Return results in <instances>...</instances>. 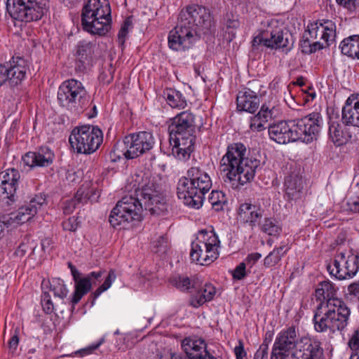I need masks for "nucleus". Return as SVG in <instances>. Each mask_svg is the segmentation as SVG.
I'll return each mask as SVG.
<instances>
[{"label":"nucleus","mask_w":359,"mask_h":359,"mask_svg":"<svg viewBox=\"0 0 359 359\" xmlns=\"http://www.w3.org/2000/svg\"><path fill=\"white\" fill-rule=\"evenodd\" d=\"M133 178L135 196L122 197L111 210L109 222L114 228L133 221H140L143 205L151 215H161L167 211L165 196L154 178L151 179L142 172L136 174Z\"/></svg>","instance_id":"f257e3e1"},{"label":"nucleus","mask_w":359,"mask_h":359,"mask_svg":"<svg viewBox=\"0 0 359 359\" xmlns=\"http://www.w3.org/2000/svg\"><path fill=\"white\" fill-rule=\"evenodd\" d=\"M337 288L330 280L318 283L316 297L320 301L313 318L317 332L341 333L347 327L351 310L341 299L337 297Z\"/></svg>","instance_id":"f03ea898"},{"label":"nucleus","mask_w":359,"mask_h":359,"mask_svg":"<svg viewBox=\"0 0 359 359\" xmlns=\"http://www.w3.org/2000/svg\"><path fill=\"white\" fill-rule=\"evenodd\" d=\"M214 27L215 21L208 8L188 5L181 10L177 26L169 32L168 47L175 51H185L192 47L201 34H210Z\"/></svg>","instance_id":"7ed1b4c3"},{"label":"nucleus","mask_w":359,"mask_h":359,"mask_svg":"<svg viewBox=\"0 0 359 359\" xmlns=\"http://www.w3.org/2000/svg\"><path fill=\"white\" fill-rule=\"evenodd\" d=\"M245 152L243 144L235 143L228 146L226 153L222 158L221 170L226 173L230 182L238 181L244 185L254 179L257 170L260 167V161L256 158L245 157Z\"/></svg>","instance_id":"20e7f679"},{"label":"nucleus","mask_w":359,"mask_h":359,"mask_svg":"<svg viewBox=\"0 0 359 359\" xmlns=\"http://www.w3.org/2000/svg\"><path fill=\"white\" fill-rule=\"evenodd\" d=\"M169 125V142L172 155L179 160H186L194 151L196 140L195 116L184 111L172 118Z\"/></svg>","instance_id":"39448f33"},{"label":"nucleus","mask_w":359,"mask_h":359,"mask_svg":"<svg viewBox=\"0 0 359 359\" xmlns=\"http://www.w3.org/2000/svg\"><path fill=\"white\" fill-rule=\"evenodd\" d=\"M212 186L208 173L200 166H192L187 170L186 176L179 180L177 194L187 206L199 209Z\"/></svg>","instance_id":"423d86ee"},{"label":"nucleus","mask_w":359,"mask_h":359,"mask_svg":"<svg viewBox=\"0 0 359 359\" xmlns=\"http://www.w3.org/2000/svg\"><path fill=\"white\" fill-rule=\"evenodd\" d=\"M109 0H88L81 13L83 29L91 34L104 36L111 27Z\"/></svg>","instance_id":"0eeeda50"},{"label":"nucleus","mask_w":359,"mask_h":359,"mask_svg":"<svg viewBox=\"0 0 359 359\" xmlns=\"http://www.w3.org/2000/svg\"><path fill=\"white\" fill-rule=\"evenodd\" d=\"M190 259L201 265H208L219 256L220 241L214 229L198 231L196 240L191 243Z\"/></svg>","instance_id":"6e6552de"},{"label":"nucleus","mask_w":359,"mask_h":359,"mask_svg":"<svg viewBox=\"0 0 359 359\" xmlns=\"http://www.w3.org/2000/svg\"><path fill=\"white\" fill-rule=\"evenodd\" d=\"M57 101L60 107L70 111H82L90 103V97L83 84L71 79L63 81L57 90Z\"/></svg>","instance_id":"1a4fd4ad"},{"label":"nucleus","mask_w":359,"mask_h":359,"mask_svg":"<svg viewBox=\"0 0 359 359\" xmlns=\"http://www.w3.org/2000/svg\"><path fill=\"white\" fill-rule=\"evenodd\" d=\"M72 147L79 154H91L103 142L102 131L97 127L84 125L74 128L69 137Z\"/></svg>","instance_id":"9d476101"},{"label":"nucleus","mask_w":359,"mask_h":359,"mask_svg":"<svg viewBox=\"0 0 359 359\" xmlns=\"http://www.w3.org/2000/svg\"><path fill=\"white\" fill-rule=\"evenodd\" d=\"M48 0H6L11 16L25 22L40 20L48 11Z\"/></svg>","instance_id":"9b49d317"},{"label":"nucleus","mask_w":359,"mask_h":359,"mask_svg":"<svg viewBox=\"0 0 359 359\" xmlns=\"http://www.w3.org/2000/svg\"><path fill=\"white\" fill-rule=\"evenodd\" d=\"M293 134L296 141L310 143L317 137L323 127L322 115L318 112H313L299 119L292 120Z\"/></svg>","instance_id":"f8f14e48"},{"label":"nucleus","mask_w":359,"mask_h":359,"mask_svg":"<svg viewBox=\"0 0 359 359\" xmlns=\"http://www.w3.org/2000/svg\"><path fill=\"white\" fill-rule=\"evenodd\" d=\"M290 38H292L291 34L284 32L281 28L269 27L253 39L252 45L255 48L263 44L267 48L282 49L283 51L287 53L293 46V41Z\"/></svg>","instance_id":"ddd939ff"},{"label":"nucleus","mask_w":359,"mask_h":359,"mask_svg":"<svg viewBox=\"0 0 359 359\" xmlns=\"http://www.w3.org/2000/svg\"><path fill=\"white\" fill-rule=\"evenodd\" d=\"M154 144V137L149 132L130 134L123 139V155L127 159L135 158L151 150Z\"/></svg>","instance_id":"4468645a"},{"label":"nucleus","mask_w":359,"mask_h":359,"mask_svg":"<svg viewBox=\"0 0 359 359\" xmlns=\"http://www.w3.org/2000/svg\"><path fill=\"white\" fill-rule=\"evenodd\" d=\"M300 341L294 326L281 330L275 339L270 359H289V353L298 349Z\"/></svg>","instance_id":"2eb2a0df"},{"label":"nucleus","mask_w":359,"mask_h":359,"mask_svg":"<svg viewBox=\"0 0 359 359\" xmlns=\"http://www.w3.org/2000/svg\"><path fill=\"white\" fill-rule=\"evenodd\" d=\"M290 359H325L321 342L316 337H301L298 349L292 352Z\"/></svg>","instance_id":"dca6fc26"},{"label":"nucleus","mask_w":359,"mask_h":359,"mask_svg":"<svg viewBox=\"0 0 359 359\" xmlns=\"http://www.w3.org/2000/svg\"><path fill=\"white\" fill-rule=\"evenodd\" d=\"M5 82L8 81L11 85L15 86L25 78L29 66L28 62L22 57H13L6 65H0Z\"/></svg>","instance_id":"f3484780"},{"label":"nucleus","mask_w":359,"mask_h":359,"mask_svg":"<svg viewBox=\"0 0 359 359\" xmlns=\"http://www.w3.org/2000/svg\"><path fill=\"white\" fill-rule=\"evenodd\" d=\"M313 39H322L326 46L333 42L336 37V25L330 20H323L311 23L308 25V30L305 33Z\"/></svg>","instance_id":"a211bd4d"},{"label":"nucleus","mask_w":359,"mask_h":359,"mask_svg":"<svg viewBox=\"0 0 359 359\" xmlns=\"http://www.w3.org/2000/svg\"><path fill=\"white\" fill-rule=\"evenodd\" d=\"M335 264L344 265L343 270H337L338 280L353 278L359 271V254L346 255L345 252H339L335 255Z\"/></svg>","instance_id":"6ab92c4d"},{"label":"nucleus","mask_w":359,"mask_h":359,"mask_svg":"<svg viewBox=\"0 0 359 359\" xmlns=\"http://www.w3.org/2000/svg\"><path fill=\"white\" fill-rule=\"evenodd\" d=\"M102 271H92L86 276H82L81 274L74 279L75 290L71 299L73 306L77 304L81 298L90 291L92 285L102 277Z\"/></svg>","instance_id":"aec40b11"},{"label":"nucleus","mask_w":359,"mask_h":359,"mask_svg":"<svg viewBox=\"0 0 359 359\" xmlns=\"http://www.w3.org/2000/svg\"><path fill=\"white\" fill-rule=\"evenodd\" d=\"M293 123L292 120L281 121L271 125L268 130L270 139L278 144L295 142L296 139L293 134Z\"/></svg>","instance_id":"412c9836"},{"label":"nucleus","mask_w":359,"mask_h":359,"mask_svg":"<svg viewBox=\"0 0 359 359\" xmlns=\"http://www.w3.org/2000/svg\"><path fill=\"white\" fill-rule=\"evenodd\" d=\"M95 43L86 40L78 42L75 47L77 69L83 72L92 66Z\"/></svg>","instance_id":"4be33fe9"},{"label":"nucleus","mask_w":359,"mask_h":359,"mask_svg":"<svg viewBox=\"0 0 359 359\" xmlns=\"http://www.w3.org/2000/svg\"><path fill=\"white\" fill-rule=\"evenodd\" d=\"M54 158L53 151L49 147L43 146L34 152H27L22 160L30 168L48 167L53 163Z\"/></svg>","instance_id":"5701e85b"},{"label":"nucleus","mask_w":359,"mask_h":359,"mask_svg":"<svg viewBox=\"0 0 359 359\" xmlns=\"http://www.w3.org/2000/svg\"><path fill=\"white\" fill-rule=\"evenodd\" d=\"M263 212L259 205L250 203H242L238 211V221L243 224H248L253 229L262 217Z\"/></svg>","instance_id":"b1692460"},{"label":"nucleus","mask_w":359,"mask_h":359,"mask_svg":"<svg viewBox=\"0 0 359 359\" xmlns=\"http://www.w3.org/2000/svg\"><path fill=\"white\" fill-rule=\"evenodd\" d=\"M236 105L238 111L255 113L260 105V99L257 93L250 88L240 91L236 97Z\"/></svg>","instance_id":"393cba45"},{"label":"nucleus","mask_w":359,"mask_h":359,"mask_svg":"<svg viewBox=\"0 0 359 359\" xmlns=\"http://www.w3.org/2000/svg\"><path fill=\"white\" fill-rule=\"evenodd\" d=\"M181 347L189 359H199L207 348L205 341L196 336L185 337L181 341Z\"/></svg>","instance_id":"a878e982"},{"label":"nucleus","mask_w":359,"mask_h":359,"mask_svg":"<svg viewBox=\"0 0 359 359\" xmlns=\"http://www.w3.org/2000/svg\"><path fill=\"white\" fill-rule=\"evenodd\" d=\"M276 109L274 107L269 108L266 104H262L259 112L250 117V129L253 132H260L265 129L264 124L276 117Z\"/></svg>","instance_id":"bb28decb"},{"label":"nucleus","mask_w":359,"mask_h":359,"mask_svg":"<svg viewBox=\"0 0 359 359\" xmlns=\"http://www.w3.org/2000/svg\"><path fill=\"white\" fill-rule=\"evenodd\" d=\"M329 124V136L336 146L344 145L351 140L352 134L348 129L337 121H332Z\"/></svg>","instance_id":"cd10ccee"},{"label":"nucleus","mask_w":359,"mask_h":359,"mask_svg":"<svg viewBox=\"0 0 359 359\" xmlns=\"http://www.w3.org/2000/svg\"><path fill=\"white\" fill-rule=\"evenodd\" d=\"M285 194L288 200H297L301 198L303 191L302 177L297 174L291 173L285 180Z\"/></svg>","instance_id":"c85d7f7f"},{"label":"nucleus","mask_w":359,"mask_h":359,"mask_svg":"<svg viewBox=\"0 0 359 359\" xmlns=\"http://www.w3.org/2000/svg\"><path fill=\"white\" fill-rule=\"evenodd\" d=\"M359 111V100L357 98L349 97L342 109L341 121L346 126L356 127L357 114Z\"/></svg>","instance_id":"c756f323"},{"label":"nucleus","mask_w":359,"mask_h":359,"mask_svg":"<svg viewBox=\"0 0 359 359\" xmlns=\"http://www.w3.org/2000/svg\"><path fill=\"white\" fill-rule=\"evenodd\" d=\"M215 293V287L212 284L206 283L201 289H196V292L190 298V305L198 308L205 302L211 301Z\"/></svg>","instance_id":"7c9ffc66"},{"label":"nucleus","mask_w":359,"mask_h":359,"mask_svg":"<svg viewBox=\"0 0 359 359\" xmlns=\"http://www.w3.org/2000/svg\"><path fill=\"white\" fill-rule=\"evenodd\" d=\"M339 47L342 54L359 60V35H352L344 39Z\"/></svg>","instance_id":"2f4dec72"},{"label":"nucleus","mask_w":359,"mask_h":359,"mask_svg":"<svg viewBox=\"0 0 359 359\" xmlns=\"http://www.w3.org/2000/svg\"><path fill=\"white\" fill-rule=\"evenodd\" d=\"M163 97L172 108H184L187 100L182 94L173 88H166L163 91Z\"/></svg>","instance_id":"473e14b6"},{"label":"nucleus","mask_w":359,"mask_h":359,"mask_svg":"<svg viewBox=\"0 0 359 359\" xmlns=\"http://www.w3.org/2000/svg\"><path fill=\"white\" fill-rule=\"evenodd\" d=\"M13 224H22L29 221L36 215V208H33L27 203L19 208L16 212L9 214Z\"/></svg>","instance_id":"72a5a7b5"},{"label":"nucleus","mask_w":359,"mask_h":359,"mask_svg":"<svg viewBox=\"0 0 359 359\" xmlns=\"http://www.w3.org/2000/svg\"><path fill=\"white\" fill-rule=\"evenodd\" d=\"M259 225L261 231L269 236H278L282 231L280 224L273 217H265Z\"/></svg>","instance_id":"f704fd0d"},{"label":"nucleus","mask_w":359,"mask_h":359,"mask_svg":"<svg viewBox=\"0 0 359 359\" xmlns=\"http://www.w3.org/2000/svg\"><path fill=\"white\" fill-rule=\"evenodd\" d=\"M116 275L115 271L111 269L107 276L106 277L104 283L89 297V300L90 301L91 306L95 304V300L99 297V296L104 292L107 291L111 285L112 283L116 280Z\"/></svg>","instance_id":"c9c22d12"},{"label":"nucleus","mask_w":359,"mask_h":359,"mask_svg":"<svg viewBox=\"0 0 359 359\" xmlns=\"http://www.w3.org/2000/svg\"><path fill=\"white\" fill-rule=\"evenodd\" d=\"M287 248L285 245H281L278 248H275L269 255L264 259V266L269 268L277 264L284 255L287 252Z\"/></svg>","instance_id":"e433bc0d"},{"label":"nucleus","mask_w":359,"mask_h":359,"mask_svg":"<svg viewBox=\"0 0 359 359\" xmlns=\"http://www.w3.org/2000/svg\"><path fill=\"white\" fill-rule=\"evenodd\" d=\"M172 284L181 291H189L191 289H196V283L187 276H179L172 280Z\"/></svg>","instance_id":"4c0bfd02"},{"label":"nucleus","mask_w":359,"mask_h":359,"mask_svg":"<svg viewBox=\"0 0 359 359\" xmlns=\"http://www.w3.org/2000/svg\"><path fill=\"white\" fill-rule=\"evenodd\" d=\"M305 39L302 43V52L305 53H312L319 50L325 47V43H323L319 41H311V38L309 35L304 34Z\"/></svg>","instance_id":"58836bf2"},{"label":"nucleus","mask_w":359,"mask_h":359,"mask_svg":"<svg viewBox=\"0 0 359 359\" xmlns=\"http://www.w3.org/2000/svg\"><path fill=\"white\" fill-rule=\"evenodd\" d=\"M50 290L52 291L55 297L60 299H64L67 297L68 290L62 280L60 279H53L50 282Z\"/></svg>","instance_id":"ea45409f"},{"label":"nucleus","mask_w":359,"mask_h":359,"mask_svg":"<svg viewBox=\"0 0 359 359\" xmlns=\"http://www.w3.org/2000/svg\"><path fill=\"white\" fill-rule=\"evenodd\" d=\"M18 187V182H1L0 191L6 195V197L11 201H15V194Z\"/></svg>","instance_id":"a19ab883"},{"label":"nucleus","mask_w":359,"mask_h":359,"mask_svg":"<svg viewBox=\"0 0 359 359\" xmlns=\"http://www.w3.org/2000/svg\"><path fill=\"white\" fill-rule=\"evenodd\" d=\"M20 174L15 168L7 169L0 175L1 182H19Z\"/></svg>","instance_id":"79ce46f5"},{"label":"nucleus","mask_w":359,"mask_h":359,"mask_svg":"<svg viewBox=\"0 0 359 359\" xmlns=\"http://www.w3.org/2000/svg\"><path fill=\"white\" fill-rule=\"evenodd\" d=\"M35 245L29 238H25L15 251L17 256L22 257L28 252H32Z\"/></svg>","instance_id":"37998d69"},{"label":"nucleus","mask_w":359,"mask_h":359,"mask_svg":"<svg viewBox=\"0 0 359 359\" xmlns=\"http://www.w3.org/2000/svg\"><path fill=\"white\" fill-rule=\"evenodd\" d=\"M13 224L10 215L0 212V241L4 237L7 229Z\"/></svg>","instance_id":"c03bdc74"},{"label":"nucleus","mask_w":359,"mask_h":359,"mask_svg":"<svg viewBox=\"0 0 359 359\" xmlns=\"http://www.w3.org/2000/svg\"><path fill=\"white\" fill-rule=\"evenodd\" d=\"M29 206L33 208H36V214L38 212L39 210H40L42 206L46 204V198L44 194H39L35 195L32 197L28 203H27Z\"/></svg>","instance_id":"a18cd8bd"},{"label":"nucleus","mask_w":359,"mask_h":359,"mask_svg":"<svg viewBox=\"0 0 359 359\" xmlns=\"http://www.w3.org/2000/svg\"><path fill=\"white\" fill-rule=\"evenodd\" d=\"M41 304L43 309L47 314H50L54 311V306L48 292H43L41 295Z\"/></svg>","instance_id":"49530a36"},{"label":"nucleus","mask_w":359,"mask_h":359,"mask_svg":"<svg viewBox=\"0 0 359 359\" xmlns=\"http://www.w3.org/2000/svg\"><path fill=\"white\" fill-rule=\"evenodd\" d=\"M348 344L352 351L351 354L359 353V330L354 331Z\"/></svg>","instance_id":"de8ad7c7"},{"label":"nucleus","mask_w":359,"mask_h":359,"mask_svg":"<svg viewBox=\"0 0 359 359\" xmlns=\"http://www.w3.org/2000/svg\"><path fill=\"white\" fill-rule=\"evenodd\" d=\"M154 248H156V252L164 253L168 249V238L164 236H161L156 241L153 242Z\"/></svg>","instance_id":"09e8293b"},{"label":"nucleus","mask_w":359,"mask_h":359,"mask_svg":"<svg viewBox=\"0 0 359 359\" xmlns=\"http://www.w3.org/2000/svg\"><path fill=\"white\" fill-rule=\"evenodd\" d=\"M346 210L352 213H359V196L348 198L346 204Z\"/></svg>","instance_id":"8fccbe9b"},{"label":"nucleus","mask_w":359,"mask_h":359,"mask_svg":"<svg viewBox=\"0 0 359 359\" xmlns=\"http://www.w3.org/2000/svg\"><path fill=\"white\" fill-rule=\"evenodd\" d=\"M246 264L245 262L240 263L233 270L232 276L236 280H242L246 276Z\"/></svg>","instance_id":"3c124183"},{"label":"nucleus","mask_w":359,"mask_h":359,"mask_svg":"<svg viewBox=\"0 0 359 359\" xmlns=\"http://www.w3.org/2000/svg\"><path fill=\"white\" fill-rule=\"evenodd\" d=\"M327 269L331 276L334 277L336 279H338V274L337 273V270H343L345 269L344 265H339L335 264V257L332 260H331L329 263L327 264Z\"/></svg>","instance_id":"603ef678"},{"label":"nucleus","mask_w":359,"mask_h":359,"mask_svg":"<svg viewBox=\"0 0 359 359\" xmlns=\"http://www.w3.org/2000/svg\"><path fill=\"white\" fill-rule=\"evenodd\" d=\"M65 231H75L78 228V223L74 217H69L62 224Z\"/></svg>","instance_id":"864d4df0"},{"label":"nucleus","mask_w":359,"mask_h":359,"mask_svg":"<svg viewBox=\"0 0 359 359\" xmlns=\"http://www.w3.org/2000/svg\"><path fill=\"white\" fill-rule=\"evenodd\" d=\"M254 359H268V346L266 343L261 344L255 353Z\"/></svg>","instance_id":"5fc2aeb1"},{"label":"nucleus","mask_w":359,"mask_h":359,"mask_svg":"<svg viewBox=\"0 0 359 359\" xmlns=\"http://www.w3.org/2000/svg\"><path fill=\"white\" fill-rule=\"evenodd\" d=\"M78 206L73 198L67 200L64 203L63 212L66 215H69L73 212L74 209Z\"/></svg>","instance_id":"6e6d98bb"},{"label":"nucleus","mask_w":359,"mask_h":359,"mask_svg":"<svg viewBox=\"0 0 359 359\" xmlns=\"http://www.w3.org/2000/svg\"><path fill=\"white\" fill-rule=\"evenodd\" d=\"M234 353L236 359H243L247 353L244 349V344L243 341H238V345L234 348Z\"/></svg>","instance_id":"4d7b16f0"},{"label":"nucleus","mask_w":359,"mask_h":359,"mask_svg":"<svg viewBox=\"0 0 359 359\" xmlns=\"http://www.w3.org/2000/svg\"><path fill=\"white\" fill-rule=\"evenodd\" d=\"M262 257L259 252H253L249 254L245 259V263L252 267L253 265Z\"/></svg>","instance_id":"13d9d810"},{"label":"nucleus","mask_w":359,"mask_h":359,"mask_svg":"<svg viewBox=\"0 0 359 359\" xmlns=\"http://www.w3.org/2000/svg\"><path fill=\"white\" fill-rule=\"evenodd\" d=\"M74 201H76V204L79 205L80 204H83L87 201V194H85V191L80 189H79L74 195L73 198Z\"/></svg>","instance_id":"bf43d9fd"},{"label":"nucleus","mask_w":359,"mask_h":359,"mask_svg":"<svg viewBox=\"0 0 359 359\" xmlns=\"http://www.w3.org/2000/svg\"><path fill=\"white\" fill-rule=\"evenodd\" d=\"M105 341L104 337H102L98 342L96 344H93L86 348H84L81 350L82 352H83L85 354H90L93 353L95 350L98 348L100 345H102Z\"/></svg>","instance_id":"052dcab7"},{"label":"nucleus","mask_w":359,"mask_h":359,"mask_svg":"<svg viewBox=\"0 0 359 359\" xmlns=\"http://www.w3.org/2000/svg\"><path fill=\"white\" fill-rule=\"evenodd\" d=\"M348 291L350 294L359 299V280L350 284L348 287Z\"/></svg>","instance_id":"680f3d73"},{"label":"nucleus","mask_w":359,"mask_h":359,"mask_svg":"<svg viewBox=\"0 0 359 359\" xmlns=\"http://www.w3.org/2000/svg\"><path fill=\"white\" fill-rule=\"evenodd\" d=\"M19 344L18 332L15 331V334L11 337L8 341V346L11 349L15 350Z\"/></svg>","instance_id":"e2e57ef3"},{"label":"nucleus","mask_w":359,"mask_h":359,"mask_svg":"<svg viewBox=\"0 0 359 359\" xmlns=\"http://www.w3.org/2000/svg\"><path fill=\"white\" fill-rule=\"evenodd\" d=\"M337 3L344 8L352 10L355 8V0H336Z\"/></svg>","instance_id":"0e129e2a"},{"label":"nucleus","mask_w":359,"mask_h":359,"mask_svg":"<svg viewBox=\"0 0 359 359\" xmlns=\"http://www.w3.org/2000/svg\"><path fill=\"white\" fill-rule=\"evenodd\" d=\"M133 27V22H132V18L128 17L123 22V25H121V30L122 32H126L128 34L129 29H130Z\"/></svg>","instance_id":"69168bd1"},{"label":"nucleus","mask_w":359,"mask_h":359,"mask_svg":"<svg viewBox=\"0 0 359 359\" xmlns=\"http://www.w3.org/2000/svg\"><path fill=\"white\" fill-rule=\"evenodd\" d=\"M109 71V74H110L109 79H106L107 76H106V74L104 72L101 73L100 76H99V79L102 82H103L104 83H107V84L110 83L111 82V81L113 80V78H114L111 71L110 69Z\"/></svg>","instance_id":"338daca9"},{"label":"nucleus","mask_w":359,"mask_h":359,"mask_svg":"<svg viewBox=\"0 0 359 359\" xmlns=\"http://www.w3.org/2000/svg\"><path fill=\"white\" fill-rule=\"evenodd\" d=\"M128 34L127 32H122L121 29L118 31V41L120 45H121V46L124 45Z\"/></svg>","instance_id":"774afa93"}]
</instances>
